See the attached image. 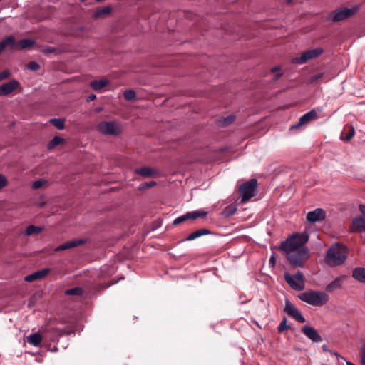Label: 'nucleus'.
Returning <instances> with one entry per match:
<instances>
[{"label":"nucleus","mask_w":365,"mask_h":365,"mask_svg":"<svg viewBox=\"0 0 365 365\" xmlns=\"http://www.w3.org/2000/svg\"><path fill=\"white\" fill-rule=\"evenodd\" d=\"M8 184L6 178L0 173V190L6 187Z\"/></svg>","instance_id":"obj_39"},{"label":"nucleus","mask_w":365,"mask_h":365,"mask_svg":"<svg viewBox=\"0 0 365 365\" xmlns=\"http://www.w3.org/2000/svg\"><path fill=\"white\" fill-rule=\"evenodd\" d=\"M84 243V240H74L71 241L66 242L58 247H56L54 250L55 252H58L61 250H66L68 249H71L75 247L78 245H82Z\"/></svg>","instance_id":"obj_18"},{"label":"nucleus","mask_w":365,"mask_h":365,"mask_svg":"<svg viewBox=\"0 0 365 365\" xmlns=\"http://www.w3.org/2000/svg\"><path fill=\"white\" fill-rule=\"evenodd\" d=\"M298 297L302 301L313 306H322L329 300V296L325 292L312 290L302 292Z\"/></svg>","instance_id":"obj_2"},{"label":"nucleus","mask_w":365,"mask_h":365,"mask_svg":"<svg viewBox=\"0 0 365 365\" xmlns=\"http://www.w3.org/2000/svg\"><path fill=\"white\" fill-rule=\"evenodd\" d=\"M327 73H325V72H319L314 75H313L312 76L310 77L309 80V82L310 83H312L318 80H320V79H327V81L328 80L327 78Z\"/></svg>","instance_id":"obj_30"},{"label":"nucleus","mask_w":365,"mask_h":365,"mask_svg":"<svg viewBox=\"0 0 365 365\" xmlns=\"http://www.w3.org/2000/svg\"><path fill=\"white\" fill-rule=\"evenodd\" d=\"M345 276H340L336 277L332 282L329 283L326 287V291L328 292H333L342 287L343 282L345 280Z\"/></svg>","instance_id":"obj_17"},{"label":"nucleus","mask_w":365,"mask_h":365,"mask_svg":"<svg viewBox=\"0 0 365 365\" xmlns=\"http://www.w3.org/2000/svg\"><path fill=\"white\" fill-rule=\"evenodd\" d=\"M81 2H84L86 1V0H80Z\"/></svg>","instance_id":"obj_53"},{"label":"nucleus","mask_w":365,"mask_h":365,"mask_svg":"<svg viewBox=\"0 0 365 365\" xmlns=\"http://www.w3.org/2000/svg\"><path fill=\"white\" fill-rule=\"evenodd\" d=\"M136 96L135 91L133 90H127L124 92V97L127 101H132Z\"/></svg>","instance_id":"obj_35"},{"label":"nucleus","mask_w":365,"mask_h":365,"mask_svg":"<svg viewBox=\"0 0 365 365\" xmlns=\"http://www.w3.org/2000/svg\"><path fill=\"white\" fill-rule=\"evenodd\" d=\"M50 268H45L40 270H38L31 274H29L24 277V281L26 282H33L36 280L43 279L46 275L50 272Z\"/></svg>","instance_id":"obj_16"},{"label":"nucleus","mask_w":365,"mask_h":365,"mask_svg":"<svg viewBox=\"0 0 365 365\" xmlns=\"http://www.w3.org/2000/svg\"><path fill=\"white\" fill-rule=\"evenodd\" d=\"M96 96L95 94H91L87 97V101H91L96 99Z\"/></svg>","instance_id":"obj_44"},{"label":"nucleus","mask_w":365,"mask_h":365,"mask_svg":"<svg viewBox=\"0 0 365 365\" xmlns=\"http://www.w3.org/2000/svg\"><path fill=\"white\" fill-rule=\"evenodd\" d=\"M58 349L57 347H55V348H53V349H50V351H51V352H56V351H58Z\"/></svg>","instance_id":"obj_49"},{"label":"nucleus","mask_w":365,"mask_h":365,"mask_svg":"<svg viewBox=\"0 0 365 365\" xmlns=\"http://www.w3.org/2000/svg\"><path fill=\"white\" fill-rule=\"evenodd\" d=\"M35 43V41L30 38H24L19 41L18 48L24 49L31 47Z\"/></svg>","instance_id":"obj_27"},{"label":"nucleus","mask_w":365,"mask_h":365,"mask_svg":"<svg viewBox=\"0 0 365 365\" xmlns=\"http://www.w3.org/2000/svg\"><path fill=\"white\" fill-rule=\"evenodd\" d=\"M280 70H281V67L278 66H275V67L271 68L270 71L272 73H274V72L279 71Z\"/></svg>","instance_id":"obj_45"},{"label":"nucleus","mask_w":365,"mask_h":365,"mask_svg":"<svg viewBox=\"0 0 365 365\" xmlns=\"http://www.w3.org/2000/svg\"><path fill=\"white\" fill-rule=\"evenodd\" d=\"M318 117L317 113L314 109H312V110L304 114L302 117H300L299 121L294 124L292 125L290 127V129H296L298 128L302 125H304L307 124L309 122H310L312 120L317 119Z\"/></svg>","instance_id":"obj_12"},{"label":"nucleus","mask_w":365,"mask_h":365,"mask_svg":"<svg viewBox=\"0 0 365 365\" xmlns=\"http://www.w3.org/2000/svg\"><path fill=\"white\" fill-rule=\"evenodd\" d=\"M257 187V180L252 178L249 181L242 183L239 192L241 195V202L245 203L255 196Z\"/></svg>","instance_id":"obj_5"},{"label":"nucleus","mask_w":365,"mask_h":365,"mask_svg":"<svg viewBox=\"0 0 365 365\" xmlns=\"http://www.w3.org/2000/svg\"><path fill=\"white\" fill-rule=\"evenodd\" d=\"M286 282L294 290L302 291L304 288V279L302 273L298 271L295 274L291 275L288 272L284 274Z\"/></svg>","instance_id":"obj_6"},{"label":"nucleus","mask_w":365,"mask_h":365,"mask_svg":"<svg viewBox=\"0 0 365 365\" xmlns=\"http://www.w3.org/2000/svg\"><path fill=\"white\" fill-rule=\"evenodd\" d=\"M289 327L287 324V319L284 318L279 324L278 326V331L279 332H282L285 329H289Z\"/></svg>","instance_id":"obj_37"},{"label":"nucleus","mask_w":365,"mask_h":365,"mask_svg":"<svg viewBox=\"0 0 365 365\" xmlns=\"http://www.w3.org/2000/svg\"><path fill=\"white\" fill-rule=\"evenodd\" d=\"M302 331L309 339L314 342L319 343L322 341V338L319 334L317 331L309 325H304L302 328Z\"/></svg>","instance_id":"obj_13"},{"label":"nucleus","mask_w":365,"mask_h":365,"mask_svg":"<svg viewBox=\"0 0 365 365\" xmlns=\"http://www.w3.org/2000/svg\"><path fill=\"white\" fill-rule=\"evenodd\" d=\"M27 68L31 71H37L39 69L40 66L36 61H31L29 63V64L27 65Z\"/></svg>","instance_id":"obj_38"},{"label":"nucleus","mask_w":365,"mask_h":365,"mask_svg":"<svg viewBox=\"0 0 365 365\" xmlns=\"http://www.w3.org/2000/svg\"><path fill=\"white\" fill-rule=\"evenodd\" d=\"M346 258L347 250L346 247L336 243L327 250L325 262L329 266L335 267L342 264Z\"/></svg>","instance_id":"obj_1"},{"label":"nucleus","mask_w":365,"mask_h":365,"mask_svg":"<svg viewBox=\"0 0 365 365\" xmlns=\"http://www.w3.org/2000/svg\"><path fill=\"white\" fill-rule=\"evenodd\" d=\"M357 7H354L352 9L344 7L341 8L339 9H336L332 12L331 15L330 16V19L334 22L343 21L353 16L357 11Z\"/></svg>","instance_id":"obj_8"},{"label":"nucleus","mask_w":365,"mask_h":365,"mask_svg":"<svg viewBox=\"0 0 365 365\" xmlns=\"http://www.w3.org/2000/svg\"><path fill=\"white\" fill-rule=\"evenodd\" d=\"M50 123L53 124L58 130H63L64 128L65 120L61 118H52Z\"/></svg>","instance_id":"obj_32"},{"label":"nucleus","mask_w":365,"mask_h":365,"mask_svg":"<svg viewBox=\"0 0 365 365\" xmlns=\"http://www.w3.org/2000/svg\"><path fill=\"white\" fill-rule=\"evenodd\" d=\"M355 131L353 126L349 128L348 133L344 135L341 136V139L346 141L350 140L354 135Z\"/></svg>","instance_id":"obj_34"},{"label":"nucleus","mask_w":365,"mask_h":365,"mask_svg":"<svg viewBox=\"0 0 365 365\" xmlns=\"http://www.w3.org/2000/svg\"><path fill=\"white\" fill-rule=\"evenodd\" d=\"M269 264L272 265V266H274V264H275V258L272 255L270 257V259H269Z\"/></svg>","instance_id":"obj_46"},{"label":"nucleus","mask_w":365,"mask_h":365,"mask_svg":"<svg viewBox=\"0 0 365 365\" xmlns=\"http://www.w3.org/2000/svg\"><path fill=\"white\" fill-rule=\"evenodd\" d=\"M361 365H365V343L361 348Z\"/></svg>","instance_id":"obj_40"},{"label":"nucleus","mask_w":365,"mask_h":365,"mask_svg":"<svg viewBox=\"0 0 365 365\" xmlns=\"http://www.w3.org/2000/svg\"><path fill=\"white\" fill-rule=\"evenodd\" d=\"M286 254L290 264L295 267H302L304 262L309 258L307 249H282Z\"/></svg>","instance_id":"obj_3"},{"label":"nucleus","mask_w":365,"mask_h":365,"mask_svg":"<svg viewBox=\"0 0 365 365\" xmlns=\"http://www.w3.org/2000/svg\"><path fill=\"white\" fill-rule=\"evenodd\" d=\"M83 294V290L81 287H73L69 289H66L65 291L66 295H75V296H82Z\"/></svg>","instance_id":"obj_28"},{"label":"nucleus","mask_w":365,"mask_h":365,"mask_svg":"<svg viewBox=\"0 0 365 365\" xmlns=\"http://www.w3.org/2000/svg\"><path fill=\"white\" fill-rule=\"evenodd\" d=\"M207 212L202 210H197L195 211H191L182 215L177 218H175L173 222V225H178L181 222H183L187 220H194L198 217H205L207 216Z\"/></svg>","instance_id":"obj_9"},{"label":"nucleus","mask_w":365,"mask_h":365,"mask_svg":"<svg viewBox=\"0 0 365 365\" xmlns=\"http://www.w3.org/2000/svg\"><path fill=\"white\" fill-rule=\"evenodd\" d=\"M56 51V49L54 48H46L43 51V52L44 53H53Z\"/></svg>","instance_id":"obj_43"},{"label":"nucleus","mask_w":365,"mask_h":365,"mask_svg":"<svg viewBox=\"0 0 365 365\" xmlns=\"http://www.w3.org/2000/svg\"><path fill=\"white\" fill-rule=\"evenodd\" d=\"M135 173L144 178L153 177L157 174V170L150 167L145 166L135 170Z\"/></svg>","instance_id":"obj_19"},{"label":"nucleus","mask_w":365,"mask_h":365,"mask_svg":"<svg viewBox=\"0 0 365 365\" xmlns=\"http://www.w3.org/2000/svg\"><path fill=\"white\" fill-rule=\"evenodd\" d=\"M109 81L106 79L94 80L91 82V87L95 91H99L108 85Z\"/></svg>","instance_id":"obj_24"},{"label":"nucleus","mask_w":365,"mask_h":365,"mask_svg":"<svg viewBox=\"0 0 365 365\" xmlns=\"http://www.w3.org/2000/svg\"><path fill=\"white\" fill-rule=\"evenodd\" d=\"M42 341L41 335L38 333H32L26 337V341L34 346H38Z\"/></svg>","instance_id":"obj_21"},{"label":"nucleus","mask_w":365,"mask_h":365,"mask_svg":"<svg viewBox=\"0 0 365 365\" xmlns=\"http://www.w3.org/2000/svg\"><path fill=\"white\" fill-rule=\"evenodd\" d=\"M235 119V116L233 115H230L227 116L226 118H223L219 120V124L223 127H226L234 122Z\"/></svg>","instance_id":"obj_31"},{"label":"nucleus","mask_w":365,"mask_h":365,"mask_svg":"<svg viewBox=\"0 0 365 365\" xmlns=\"http://www.w3.org/2000/svg\"><path fill=\"white\" fill-rule=\"evenodd\" d=\"M155 185H156V182L155 181L146 182L141 184L140 188L144 189V188L153 187Z\"/></svg>","instance_id":"obj_41"},{"label":"nucleus","mask_w":365,"mask_h":365,"mask_svg":"<svg viewBox=\"0 0 365 365\" xmlns=\"http://www.w3.org/2000/svg\"><path fill=\"white\" fill-rule=\"evenodd\" d=\"M97 128L104 135H118L121 133L120 125L115 121L101 122Z\"/></svg>","instance_id":"obj_7"},{"label":"nucleus","mask_w":365,"mask_h":365,"mask_svg":"<svg viewBox=\"0 0 365 365\" xmlns=\"http://www.w3.org/2000/svg\"><path fill=\"white\" fill-rule=\"evenodd\" d=\"M46 183V180H36L32 183V188L34 190H37L43 186Z\"/></svg>","instance_id":"obj_36"},{"label":"nucleus","mask_w":365,"mask_h":365,"mask_svg":"<svg viewBox=\"0 0 365 365\" xmlns=\"http://www.w3.org/2000/svg\"><path fill=\"white\" fill-rule=\"evenodd\" d=\"M352 276L359 282L365 283V268H356L353 271Z\"/></svg>","instance_id":"obj_25"},{"label":"nucleus","mask_w":365,"mask_h":365,"mask_svg":"<svg viewBox=\"0 0 365 365\" xmlns=\"http://www.w3.org/2000/svg\"><path fill=\"white\" fill-rule=\"evenodd\" d=\"M112 11V7L110 6H106L103 7L98 8L96 10L93 14L94 19L103 18L109 15Z\"/></svg>","instance_id":"obj_20"},{"label":"nucleus","mask_w":365,"mask_h":365,"mask_svg":"<svg viewBox=\"0 0 365 365\" xmlns=\"http://www.w3.org/2000/svg\"><path fill=\"white\" fill-rule=\"evenodd\" d=\"M43 228L35 225H29L24 231L25 235H38L42 231Z\"/></svg>","instance_id":"obj_26"},{"label":"nucleus","mask_w":365,"mask_h":365,"mask_svg":"<svg viewBox=\"0 0 365 365\" xmlns=\"http://www.w3.org/2000/svg\"><path fill=\"white\" fill-rule=\"evenodd\" d=\"M237 211V207L234 205H230L225 207L223 214L225 217H230L233 215Z\"/></svg>","instance_id":"obj_33"},{"label":"nucleus","mask_w":365,"mask_h":365,"mask_svg":"<svg viewBox=\"0 0 365 365\" xmlns=\"http://www.w3.org/2000/svg\"><path fill=\"white\" fill-rule=\"evenodd\" d=\"M284 312L298 322L304 323L305 322V318L301 312L288 299L285 300Z\"/></svg>","instance_id":"obj_11"},{"label":"nucleus","mask_w":365,"mask_h":365,"mask_svg":"<svg viewBox=\"0 0 365 365\" xmlns=\"http://www.w3.org/2000/svg\"><path fill=\"white\" fill-rule=\"evenodd\" d=\"M346 365H355V364H354L353 363H351L350 361H348V362H346Z\"/></svg>","instance_id":"obj_50"},{"label":"nucleus","mask_w":365,"mask_h":365,"mask_svg":"<svg viewBox=\"0 0 365 365\" xmlns=\"http://www.w3.org/2000/svg\"><path fill=\"white\" fill-rule=\"evenodd\" d=\"M10 75V72L8 71H4L0 73V81L7 78Z\"/></svg>","instance_id":"obj_42"},{"label":"nucleus","mask_w":365,"mask_h":365,"mask_svg":"<svg viewBox=\"0 0 365 365\" xmlns=\"http://www.w3.org/2000/svg\"><path fill=\"white\" fill-rule=\"evenodd\" d=\"M292 1H293V0H287V2L288 4H292Z\"/></svg>","instance_id":"obj_51"},{"label":"nucleus","mask_w":365,"mask_h":365,"mask_svg":"<svg viewBox=\"0 0 365 365\" xmlns=\"http://www.w3.org/2000/svg\"><path fill=\"white\" fill-rule=\"evenodd\" d=\"M210 231L207 229H200L190 234L185 239L187 241L195 240L202 235H208Z\"/></svg>","instance_id":"obj_23"},{"label":"nucleus","mask_w":365,"mask_h":365,"mask_svg":"<svg viewBox=\"0 0 365 365\" xmlns=\"http://www.w3.org/2000/svg\"><path fill=\"white\" fill-rule=\"evenodd\" d=\"M63 142V138L59 136H55L48 144V149H53L56 146L61 144Z\"/></svg>","instance_id":"obj_29"},{"label":"nucleus","mask_w":365,"mask_h":365,"mask_svg":"<svg viewBox=\"0 0 365 365\" xmlns=\"http://www.w3.org/2000/svg\"><path fill=\"white\" fill-rule=\"evenodd\" d=\"M326 217V212L322 208H317L314 210L310 211L307 214V220L309 222L314 223L324 220Z\"/></svg>","instance_id":"obj_14"},{"label":"nucleus","mask_w":365,"mask_h":365,"mask_svg":"<svg viewBox=\"0 0 365 365\" xmlns=\"http://www.w3.org/2000/svg\"><path fill=\"white\" fill-rule=\"evenodd\" d=\"M54 331H55V333L56 334H58V336H61L64 333V331L63 330H61H61L60 329H55Z\"/></svg>","instance_id":"obj_47"},{"label":"nucleus","mask_w":365,"mask_h":365,"mask_svg":"<svg viewBox=\"0 0 365 365\" xmlns=\"http://www.w3.org/2000/svg\"><path fill=\"white\" fill-rule=\"evenodd\" d=\"M15 46L14 37L12 36H8L6 38L0 42V53L6 46H9L11 48H14Z\"/></svg>","instance_id":"obj_22"},{"label":"nucleus","mask_w":365,"mask_h":365,"mask_svg":"<svg viewBox=\"0 0 365 365\" xmlns=\"http://www.w3.org/2000/svg\"><path fill=\"white\" fill-rule=\"evenodd\" d=\"M19 82L16 79H13L6 83L1 85L0 96H4L9 95L14 91H15L19 86Z\"/></svg>","instance_id":"obj_15"},{"label":"nucleus","mask_w":365,"mask_h":365,"mask_svg":"<svg viewBox=\"0 0 365 365\" xmlns=\"http://www.w3.org/2000/svg\"><path fill=\"white\" fill-rule=\"evenodd\" d=\"M309 235L307 232L297 233L289 237L280 245L281 249H307L304 245L308 241Z\"/></svg>","instance_id":"obj_4"},{"label":"nucleus","mask_w":365,"mask_h":365,"mask_svg":"<svg viewBox=\"0 0 365 365\" xmlns=\"http://www.w3.org/2000/svg\"><path fill=\"white\" fill-rule=\"evenodd\" d=\"M282 76V73H278L275 78L274 80H278L281 76Z\"/></svg>","instance_id":"obj_48"},{"label":"nucleus","mask_w":365,"mask_h":365,"mask_svg":"<svg viewBox=\"0 0 365 365\" xmlns=\"http://www.w3.org/2000/svg\"><path fill=\"white\" fill-rule=\"evenodd\" d=\"M323 53V49L317 48L307 51L302 53L299 57H297L293 60V62L297 64H303L307 61L315 58Z\"/></svg>","instance_id":"obj_10"},{"label":"nucleus","mask_w":365,"mask_h":365,"mask_svg":"<svg viewBox=\"0 0 365 365\" xmlns=\"http://www.w3.org/2000/svg\"><path fill=\"white\" fill-rule=\"evenodd\" d=\"M101 108H96V111H97V112H99V111H101Z\"/></svg>","instance_id":"obj_52"}]
</instances>
